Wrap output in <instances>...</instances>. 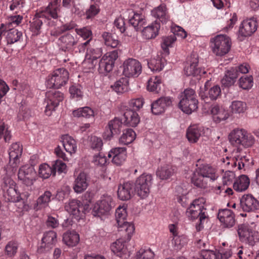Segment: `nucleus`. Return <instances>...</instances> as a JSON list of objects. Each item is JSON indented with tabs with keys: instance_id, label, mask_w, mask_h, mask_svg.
Instances as JSON below:
<instances>
[{
	"instance_id": "obj_62",
	"label": "nucleus",
	"mask_w": 259,
	"mask_h": 259,
	"mask_svg": "<svg viewBox=\"0 0 259 259\" xmlns=\"http://www.w3.org/2000/svg\"><path fill=\"white\" fill-rule=\"evenodd\" d=\"M4 138L6 142H9L11 138V135L10 131L6 128L3 120L0 118V139Z\"/></svg>"
},
{
	"instance_id": "obj_31",
	"label": "nucleus",
	"mask_w": 259,
	"mask_h": 259,
	"mask_svg": "<svg viewBox=\"0 0 259 259\" xmlns=\"http://www.w3.org/2000/svg\"><path fill=\"white\" fill-rule=\"evenodd\" d=\"M237 231L241 241L248 243L251 245L254 242V232L248 226L241 225L239 226Z\"/></svg>"
},
{
	"instance_id": "obj_7",
	"label": "nucleus",
	"mask_w": 259,
	"mask_h": 259,
	"mask_svg": "<svg viewBox=\"0 0 259 259\" xmlns=\"http://www.w3.org/2000/svg\"><path fill=\"white\" fill-rule=\"evenodd\" d=\"M114 207V202L111 195L105 194L96 202L93 209V213L95 216L101 217L107 214Z\"/></svg>"
},
{
	"instance_id": "obj_28",
	"label": "nucleus",
	"mask_w": 259,
	"mask_h": 259,
	"mask_svg": "<svg viewBox=\"0 0 259 259\" xmlns=\"http://www.w3.org/2000/svg\"><path fill=\"white\" fill-rule=\"evenodd\" d=\"M171 103V99L169 97L160 98L151 104L152 112L155 115L160 114L165 111L166 107L170 106Z\"/></svg>"
},
{
	"instance_id": "obj_26",
	"label": "nucleus",
	"mask_w": 259,
	"mask_h": 259,
	"mask_svg": "<svg viewBox=\"0 0 259 259\" xmlns=\"http://www.w3.org/2000/svg\"><path fill=\"white\" fill-rule=\"evenodd\" d=\"M135 191V189L133 183L125 182L118 186V197L121 200H128L133 196Z\"/></svg>"
},
{
	"instance_id": "obj_1",
	"label": "nucleus",
	"mask_w": 259,
	"mask_h": 259,
	"mask_svg": "<svg viewBox=\"0 0 259 259\" xmlns=\"http://www.w3.org/2000/svg\"><path fill=\"white\" fill-rule=\"evenodd\" d=\"M61 0H50L47 6L42 7L37 11L30 22L31 31L35 35L40 33L43 20L49 21L51 19H57L60 16Z\"/></svg>"
},
{
	"instance_id": "obj_8",
	"label": "nucleus",
	"mask_w": 259,
	"mask_h": 259,
	"mask_svg": "<svg viewBox=\"0 0 259 259\" xmlns=\"http://www.w3.org/2000/svg\"><path fill=\"white\" fill-rule=\"evenodd\" d=\"M212 42V52L217 56H222L227 54L231 47L230 37L226 35H218Z\"/></svg>"
},
{
	"instance_id": "obj_47",
	"label": "nucleus",
	"mask_w": 259,
	"mask_h": 259,
	"mask_svg": "<svg viewBox=\"0 0 259 259\" xmlns=\"http://www.w3.org/2000/svg\"><path fill=\"white\" fill-rule=\"evenodd\" d=\"M19 244L17 241L12 240L9 241L5 247V254L9 257L12 258L15 256L18 251Z\"/></svg>"
},
{
	"instance_id": "obj_9",
	"label": "nucleus",
	"mask_w": 259,
	"mask_h": 259,
	"mask_svg": "<svg viewBox=\"0 0 259 259\" xmlns=\"http://www.w3.org/2000/svg\"><path fill=\"white\" fill-rule=\"evenodd\" d=\"M66 168L65 163L57 160L52 164V166L46 163L41 164L39 168L38 175L39 177L46 179L51 175L55 176L57 171L59 174L65 172Z\"/></svg>"
},
{
	"instance_id": "obj_44",
	"label": "nucleus",
	"mask_w": 259,
	"mask_h": 259,
	"mask_svg": "<svg viewBox=\"0 0 259 259\" xmlns=\"http://www.w3.org/2000/svg\"><path fill=\"white\" fill-rule=\"evenodd\" d=\"M136 135L133 130L127 128L123 131V133L119 139L120 144L127 145L132 143L135 139Z\"/></svg>"
},
{
	"instance_id": "obj_42",
	"label": "nucleus",
	"mask_w": 259,
	"mask_h": 259,
	"mask_svg": "<svg viewBox=\"0 0 259 259\" xmlns=\"http://www.w3.org/2000/svg\"><path fill=\"white\" fill-rule=\"evenodd\" d=\"M176 171V167L171 165L166 164L159 168L157 176L162 180H167L170 178Z\"/></svg>"
},
{
	"instance_id": "obj_30",
	"label": "nucleus",
	"mask_w": 259,
	"mask_h": 259,
	"mask_svg": "<svg viewBox=\"0 0 259 259\" xmlns=\"http://www.w3.org/2000/svg\"><path fill=\"white\" fill-rule=\"evenodd\" d=\"M204 134L203 127L197 124L190 125L187 131L186 136L188 141L195 143Z\"/></svg>"
},
{
	"instance_id": "obj_39",
	"label": "nucleus",
	"mask_w": 259,
	"mask_h": 259,
	"mask_svg": "<svg viewBox=\"0 0 259 259\" xmlns=\"http://www.w3.org/2000/svg\"><path fill=\"white\" fill-rule=\"evenodd\" d=\"M250 184V180L246 175H241L234 182V189L238 192H243L247 189Z\"/></svg>"
},
{
	"instance_id": "obj_36",
	"label": "nucleus",
	"mask_w": 259,
	"mask_h": 259,
	"mask_svg": "<svg viewBox=\"0 0 259 259\" xmlns=\"http://www.w3.org/2000/svg\"><path fill=\"white\" fill-rule=\"evenodd\" d=\"M123 240H117L113 243L111 246L112 251L117 256L121 258H126L129 256L126 248L123 242Z\"/></svg>"
},
{
	"instance_id": "obj_17",
	"label": "nucleus",
	"mask_w": 259,
	"mask_h": 259,
	"mask_svg": "<svg viewBox=\"0 0 259 259\" xmlns=\"http://www.w3.org/2000/svg\"><path fill=\"white\" fill-rule=\"evenodd\" d=\"M240 207L244 211L252 212L259 209L258 201L251 194H244L240 199Z\"/></svg>"
},
{
	"instance_id": "obj_56",
	"label": "nucleus",
	"mask_w": 259,
	"mask_h": 259,
	"mask_svg": "<svg viewBox=\"0 0 259 259\" xmlns=\"http://www.w3.org/2000/svg\"><path fill=\"white\" fill-rule=\"evenodd\" d=\"M234 158H235V161L233 162L232 165L235 166H237V161L238 160H241L242 161H248L249 158L247 157L246 155V152H243L242 151V149L240 147H238L236 149V151H234Z\"/></svg>"
},
{
	"instance_id": "obj_15",
	"label": "nucleus",
	"mask_w": 259,
	"mask_h": 259,
	"mask_svg": "<svg viewBox=\"0 0 259 259\" xmlns=\"http://www.w3.org/2000/svg\"><path fill=\"white\" fill-rule=\"evenodd\" d=\"M198 62L197 54L192 53L187 59L188 66H186L184 68V72L187 76H198L205 73L203 69L198 67Z\"/></svg>"
},
{
	"instance_id": "obj_11",
	"label": "nucleus",
	"mask_w": 259,
	"mask_h": 259,
	"mask_svg": "<svg viewBox=\"0 0 259 259\" xmlns=\"http://www.w3.org/2000/svg\"><path fill=\"white\" fill-rule=\"evenodd\" d=\"M152 181V176L146 174H142L137 179L135 184V189L138 196L142 198H146L148 196Z\"/></svg>"
},
{
	"instance_id": "obj_49",
	"label": "nucleus",
	"mask_w": 259,
	"mask_h": 259,
	"mask_svg": "<svg viewBox=\"0 0 259 259\" xmlns=\"http://www.w3.org/2000/svg\"><path fill=\"white\" fill-rule=\"evenodd\" d=\"M128 81L126 78H121L112 86L113 90L118 93H123L127 91Z\"/></svg>"
},
{
	"instance_id": "obj_55",
	"label": "nucleus",
	"mask_w": 259,
	"mask_h": 259,
	"mask_svg": "<svg viewBox=\"0 0 259 259\" xmlns=\"http://www.w3.org/2000/svg\"><path fill=\"white\" fill-rule=\"evenodd\" d=\"M154 254L150 248H141L137 253L136 259H153Z\"/></svg>"
},
{
	"instance_id": "obj_43",
	"label": "nucleus",
	"mask_w": 259,
	"mask_h": 259,
	"mask_svg": "<svg viewBox=\"0 0 259 259\" xmlns=\"http://www.w3.org/2000/svg\"><path fill=\"white\" fill-rule=\"evenodd\" d=\"M72 114L74 117H84L89 119H94L95 116L94 110L88 106L74 110L72 112Z\"/></svg>"
},
{
	"instance_id": "obj_45",
	"label": "nucleus",
	"mask_w": 259,
	"mask_h": 259,
	"mask_svg": "<svg viewBox=\"0 0 259 259\" xmlns=\"http://www.w3.org/2000/svg\"><path fill=\"white\" fill-rule=\"evenodd\" d=\"M165 62L164 59L158 57L148 61V65L152 71H160L164 67Z\"/></svg>"
},
{
	"instance_id": "obj_20",
	"label": "nucleus",
	"mask_w": 259,
	"mask_h": 259,
	"mask_svg": "<svg viewBox=\"0 0 259 259\" xmlns=\"http://www.w3.org/2000/svg\"><path fill=\"white\" fill-rule=\"evenodd\" d=\"M60 49L64 52H72L78 43V39L70 33H67L60 36L58 40Z\"/></svg>"
},
{
	"instance_id": "obj_23",
	"label": "nucleus",
	"mask_w": 259,
	"mask_h": 259,
	"mask_svg": "<svg viewBox=\"0 0 259 259\" xmlns=\"http://www.w3.org/2000/svg\"><path fill=\"white\" fill-rule=\"evenodd\" d=\"M197 162V168L194 172L208 178L209 181H213L217 179L218 176L214 168L206 164H200V160H198Z\"/></svg>"
},
{
	"instance_id": "obj_25",
	"label": "nucleus",
	"mask_w": 259,
	"mask_h": 259,
	"mask_svg": "<svg viewBox=\"0 0 259 259\" xmlns=\"http://www.w3.org/2000/svg\"><path fill=\"white\" fill-rule=\"evenodd\" d=\"M35 175L33 168L28 165L21 167L18 173V179L27 186L32 184Z\"/></svg>"
},
{
	"instance_id": "obj_19",
	"label": "nucleus",
	"mask_w": 259,
	"mask_h": 259,
	"mask_svg": "<svg viewBox=\"0 0 259 259\" xmlns=\"http://www.w3.org/2000/svg\"><path fill=\"white\" fill-rule=\"evenodd\" d=\"M57 242V233L54 231H49L44 234L41 243L38 248V253L49 251Z\"/></svg>"
},
{
	"instance_id": "obj_37",
	"label": "nucleus",
	"mask_w": 259,
	"mask_h": 259,
	"mask_svg": "<svg viewBox=\"0 0 259 259\" xmlns=\"http://www.w3.org/2000/svg\"><path fill=\"white\" fill-rule=\"evenodd\" d=\"M123 120L125 124L135 127L140 122V117L136 111L127 110L123 114Z\"/></svg>"
},
{
	"instance_id": "obj_32",
	"label": "nucleus",
	"mask_w": 259,
	"mask_h": 259,
	"mask_svg": "<svg viewBox=\"0 0 259 259\" xmlns=\"http://www.w3.org/2000/svg\"><path fill=\"white\" fill-rule=\"evenodd\" d=\"M151 14L163 23H166L169 19L168 10L164 4H162L153 9Z\"/></svg>"
},
{
	"instance_id": "obj_50",
	"label": "nucleus",
	"mask_w": 259,
	"mask_h": 259,
	"mask_svg": "<svg viewBox=\"0 0 259 259\" xmlns=\"http://www.w3.org/2000/svg\"><path fill=\"white\" fill-rule=\"evenodd\" d=\"M234 254L236 259H251L253 253L246 247L240 246L236 249Z\"/></svg>"
},
{
	"instance_id": "obj_40",
	"label": "nucleus",
	"mask_w": 259,
	"mask_h": 259,
	"mask_svg": "<svg viewBox=\"0 0 259 259\" xmlns=\"http://www.w3.org/2000/svg\"><path fill=\"white\" fill-rule=\"evenodd\" d=\"M63 146L66 152L70 154L74 153L77 150L76 141L71 137L65 135L61 138Z\"/></svg>"
},
{
	"instance_id": "obj_61",
	"label": "nucleus",
	"mask_w": 259,
	"mask_h": 259,
	"mask_svg": "<svg viewBox=\"0 0 259 259\" xmlns=\"http://www.w3.org/2000/svg\"><path fill=\"white\" fill-rule=\"evenodd\" d=\"M69 92L71 97L72 98L76 99V100L82 98V92L81 91L80 86L79 85H72L69 88Z\"/></svg>"
},
{
	"instance_id": "obj_52",
	"label": "nucleus",
	"mask_w": 259,
	"mask_h": 259,
	"mask_svg": "<svg viewBox=\"0 0 259 259\" xmlns=\"http://www.w3.org/2000/svg\"><path fill=\"white\" fill-rule=\"evenodd\" d=\"M209 180L202 176L197 175L194 172L192 178V182L196 187L200 188H205L207 187L208 181Z\"/></svg>"
},
{
	"instance_id": "obj_22",
	"label": "nucleus",
	"mask_w": 259,
	"mask_h": 259,
	"mask_svg": "<svg viewBox=\"0 0 259 259\" xmlns=\"http://www.w3.org/2000/svg\"><path fill=\"white\" fill-rule=\"evenodd\" d=\"M122 122L117 117L109 121L106 127L104 133V138L107 140H110L114 135H118L121 131Z\"/></svg>"
},
{
	"instance_id": "obj_21",
	"label": "nucleus",
	"mask_w": 259,
	"mask_h": 259,
	"mask_svg": "<svg viewBox=\"0 0 259 259\" xmlns=\"http://www.w3.org/2000/svg\"><path fill=\"white\" fill-rule=\"evenodd\" d=\"M257 27V21L254 18L244 20L239 27V36L247 37L250 36L256 30Z\"/></svg>"
},
{
	"instance_id": "obj_6",
	"label": "nucleus",
	"mask_w": 259,
	"mask_h": 259,
	"mask_svg": "<svg viewBox=\"0 0 259 259\" xmlns=\"http://www.w3.org/2000/svg\"><path fill=\"white\" fill-rule=\"evenodd\" d=\"M69 78V73L64 68H59L49 75L46 81V85L49 88H60L65 85Z\"/></svg>"
},
{
	"instance_id": "obj_29",
	"label": "nucleus",
	"mask_w": 259,
	"mask_h": 259,
	"mask_svg": "<svg viewBox=\"0 0 259 259\" xmlns=\"http://www.w3.org/2000/svg\"><path fill=\"white\" fill-rule=\"evenodd\" d=\"M90 178L84 172H80L74 182L73 189L77 193H80L87 189L89 186Z\"/></svg>"
},
{
	"instance_id": "obj_59",
	"label": "nucleus",
	"mask_w": 259,
	"mask_h": 259,
	"mask_svg": "<svg viewBox=\"0 0 259 259\" xmlns=\"http://www.w3.org/2000/svg\"><path fill=\"white\" fill-rule=\"evenodd\" d=\"M75 32L84 39H90L91 38L92 40V32L89 27H83L81 28H76Z\"/></svg>"
},
{
	"instance_id": "obj_2",
	"label": "nucleus",
	"mask_w": 259,
	"mask_h": 259,
	"mask_svg": "<svg viewBox=\"0 0 259 259\" xmlns=\"http://www.w3.org/2000/svg\"><path fill=\"white\" fill-rule=\"evenodd\" d=\"M127 217L126 207H118L115 212V218L118 231L123 237L124 241H129L135 231V227L132 223L125 221Z\"/></svg>"
},
{
	"instance_id": "obj_3",
	"label": "nucleus",
	"mask_w": 259,
	"mask_h": 259,
	"mask_svg": "<svg viewBox=\"0 0 259 259\" xmlns=\"http://www.w3.org/2000/svg\"><path fill=\"white\" fill-rule=\"evenodd\" d=\"M205 199L203 197H199L193 201L187 210V213L192 220L198 219L199 224L197 229L200 231L203 227L202 224L207 218V213L204 207Z\"/></svg>"
},
{
	"instance_id": "obj_27",
	"label": "nucleus",
	"mask_w": 259,
	"mask_h": 259,
	"mask_svg": "<svg viewBox=\"0 0 259 259\" xmlns=\"http://www.w3.org/2000/svg\"><path fill=\"white\" fill-rule=\"evenodd\" d=\"M126 148L117 147L112 149L108 153V157L112 158V161L117 165L122 164L126 158Z\"/></svg>"
},
{
	"instance_id": "obj_51",
	"label": "nucleus",
	"mask_w": 259,
	"mask_h": 259,
	"mask_svg": "<svg viewBox=\"0 0 259 259\" xmlns=\"http://www.w3.org/2000/svg\"><path fill=\"white\" fill-rule=\"evenodd\" d=\"M230 108L233 113H244L246 109L247 105L246 103L241 101H234L232 102Z\"/></svg>"
},
{
	"instance_id": "obj_33",
	"label": "nucleus",
	"mask_w": 259,
	"mask_h": 259,
	"mask_svg": "<svg viewBox=\"0 0 259 259\" xmlns=\"http://www.w3.org/2000/svg\"><path fill=\"white\" fill-rule=\"evenodd\" d=\"M129 24L138 31L146 24L145 17L142 14L132 11L128 20Z\"/></svg>"
},
{
	"instance_id": "obj_4",
	"label": "nucleus",
	"mask_w": 259,
	"mask_h": 259,
	"mask_svg": "<svg viewBox=\"0 0 259 259\" xmlns=\"http://www.w3.org/2000/svg\"><path fill=\"white\" fill-rule=\"evenodd\" d=\"M198 103L195 92L193 89H186L180 96V108L187 114L195 111L198 108Z\"/></svg>"
},
{
	"instance_id": "obj_60",
	"label": "nucleus",
	"mask_w": 259,
	"mask_h": 259,
	"mask_svg": "<svg viewBox=\"0 0 259 259\" xmlns=\"http://www.w3.org/2000/svg\"><path fill=\"white\" fill-rule=\"evenodd\" d=\"M18 193L15 188L10 187L5 194V198L9 202H17L18 201Z\"/></svg>"
},
{
	"instance_id": "obj_12",
	"label": "nucleus",
	"mask_w": 259,
	"mask_h": 259,
	"mask_svg": "<svg viewBox=\"0 0 259 259\" xmlns=\"http://www.w3.org/2000/svg\"><path fill=\"white\" fill-rule=\"evenodd\" d=\"M63 99V94L59 91L56 90L48 91L46 93L47 105L45 111L46 115L50 116L52 112L55 110L60 103L62 102Z\"/></svg>"
},
{
	"instance_id": "obj_41",
	"label": "nucleus",
	"mask_w": 259,
	"mask_h": 259,
	"mask_svg": "<svg viewBox=\"0 0 259 259\" xmlns=\"http://www.w3.org/2000/svg\"><path fill=\"white\" fill-rule=\"evenodd\" d=\"M63 241L69 246H74L79 241V236L75 231H68L63 234Z\"/></svg>"
},
{
	"instance_id": "obj_16",
	"label": "nucleus",
	"mask_w": 259,
	"mask_h": 259,
	"mask_svg": "<svg viewBox=\"0 0 259 259\" xmlns=\"http://www.w3.org/2000/svg\"><path fill=\"white\" fill-rule=\"evenodd\" d=\"M171 31L173 34L164 37L161 44V48L166 53L168 52V47H172V44L176 40V35L180 36L182 38H185L187 37L186 32L183 28L179 26L172 25L171 27Z\"/></svg>"
},
{
	"instance_id": "obj_58",
	"label": "nucleus",
	"mask_w": 259,
	"mask_h": 259,
	"mask_svg": "<svg viewBox=\"0 0 259 259\" xmlns=\"http://www.w3.org/2000/svg\"><path fill=\"white\" fill-rule=\"evenodd\" d=\"M89 145L92 149L100 151L103 145L102 140L96 136H92L89 140Z\"/></svg>"
},
{
	"instance_id": "obj_48",
	"label": "nucleus",
	"mask_w": 259,
	"mask_h": 259,
	"mask_svg": "<svg viewBox=\"0 0 259 259\" xmlns=\"http://www.w3.org/2000/svg\"><path fill=\"white\" fill-rule=\"evenodd\" d=\"M102 36L105 45L107 47L115 48L120 45L119 41L110 33L105 32L102 34Z\"/></svg>"
},
{
	"instance_id": "obj_5",
	"label": "nucleus",
	"mask_w": 259,
	"mask_h": 259,
	"mask_svg": "<svg viewBox=\"0 0 259 259\" xmlns=\"http://www.w3.org/2000/svg\"><path fill=\"white\" fill-rule=\"evenodd\" d=\"M229 141L234 146L244 147L251 146L254 142L253 137L243 129L236 128L229 135Z\"/></svg>"
},
{
	"instance_id": "obj_18",
	"label": "nucleus",
	"mask_w": 259,
	"mask_h": 259,
	"mask_svg": "<svg viewBox=\"0 0 259 259\" xmlns=\"http://www.w3.org/2000/svg\"><path fill=\"white\" fill-rule=\"evenodd\" d=\"M22 146L19 143L12 144L9 150L10 158L9 164L12 168V171L15 172L19 163V158L22 153Z\"/></svg>"
},
{
	"instance_id": "obj_54",
	"label": "nucleus",
	"mask_w": 259,
	"mask_h": 259,
	"mask_svg": "<svg viewBox=\"0 0 259 259\" xmlns=\"http://www.w3.org/2000/svg\"><path fill=\"white\" fill-rule=\"evenodd\" d=\"M187 243V238L184 236L176 235L172 237V245L175 250H180Z\"/></svg>"
},
{
	"instance_id": "obj_34",
	"label": "nucleus",
	"mask_w": 259,
	"mask_h": 259,
	"mask_svg": "<svg viewBox=\"0 0 259 259\" xmlns=\"http://www.w3.org/2000/svg\"><path fill=\"white\" fill-rule=\"evenodd\" d=\"M160 27L159 22L156 20L154 23L144 28L142 32V35L147 39L154 38L158 35Z\"/></svg>"
},
{
	"instance_id": "obj_64",
	"label": "nucleus",
	"mask_w": 259,
	"mask_h": 259,
	"mask_svg": "<svg viewBox=\"0 0 259 259\" xmlns=\"http://www.w3.org/2000/svg\"><path fill=\"white\" fill-rule=\"evenodd\" d=\"M144 101L143 98H137L132 99L130 102V106L132 108L131 110L134 111L139 110L142 108Z\"/></svg>"
},
{
	"instance_id": "obj_35",
	"label": "nucleus",
	"mask_w": 259,
	"mask_h": 259,
	"mask_svg": "<svg viewBox=\"0 0 259 259\" xmlns=\"http://www.w3.org/2000/svg\"><path fill=\"white\" fill-rule=\"evenodd\" d=\"M5 27L4 26V28ZM4 35H6V40L8 45L22 40V32L16 29H11L5 32L4 31Z\"/></svg>"
},
{
	"instance_id": "obj_57",
	"label": "nucleus",
	"mask_w": 259,
	"mask_h": 259,
	"mask_svg": "<svg viewBox=\"0 0 259 259\" xmlns=\"http://www.w3.org/2000/svg\"><path fill=\"white\" fill-rule=\"evenodd\" d=\"M253 85L252 76H242L239 79V86L243 90H249Z\"/></svg>"
},
{
	"instance_id": "obj_38",
	"label": "nucleus",
	"mask_w": 259,
	"mask_h": 259,
	"mask_svg": "<svg viewBox=\"0 0 259 259\" xmlns=\"http://www.w3.org/2000/svg\"><path fill=\"white\" fill-rule=\"evenodd\" d=\"M53 198L51 192L49 191H46L37 198L36 203L34 206V209L37 210L46 207Z\"/></svg>"
},
{
	"instance_id": "obj_14",
	"label": "nucleus",
	"mask_w": 259,
	"mask_h": 259,
	"mask_svg": "<svg viewBox=\"0 0 259 259\" xmlns=\"http://www.w3.org/2000/svg\"><path fill=\"white\" fill-rule=\"evenodd\" d=\"M118 58V53L116 50L105 54L99 63L98 71L100 73L106 74L110 72L114 66L115 61Z\"/></svg>"
},
{
	"instance_id": "obj_63",
	"label": "nucleus",
	"mask_w": 259,
	"mask_h": 259,
	"mask_svg": "<svg viewBox=\"0 0 259 259\" xmlns=\"http://www.w3.org/2000/svg\"><path fill=\"white\" fill-rule=\"evenodd\" d=\"M217 250H203L200 253L201 258L198 259H219Z\"/></svg>"
},
{
	"instance_id": "obj_46",
	"label": "nucleus",
	"mask_w": 259,
	"mask_h": 259,
	"mask_svg": "<svg viewBox=\"0 0 259 259\" xmlns=\"http://www.w3.org/2000/svg\"><path fill=\"white\" fill-rule=\"evenodd\" d=\"M161 81L160 77H151L147 82V89L152 92L158 93L161 90Z\"/></svg>"
},
{
	"instance_id": "obj_24",
	"label": "nucleus",
	"mask_w": 259,
	"mask_h": 259,
	"mask_svg": "<svg viewBox=\"0 0 259 259\" xmlns=\"http://www.w3.org/2000/svg\"><path fill=\"white\" fill-rule=\"evenodd\" d=\"M218 218L224 227L231 228L235 224V216L234 212L229 209L220 210Z\"/></svg>"
},
{
	"instance_id": "obj_13",
	"label": "nucleus",
	"mask_w": 259,
	"mask_h": 259,
	"mask_svg": "<svg viewBox=\"0 0 259 259\" xmlns=\"http://www.w3.org/2000/svg\"><path fill=\"white\" fill-rule=\"evenodd\" d=\"M123 74L126 77H137L141 73L142 67L137 59L128 58L122 64Z\"/></svg>"
},
{
	"instance_id": "obj_53",
	"label": "nucleus",
	"mask_w": 259,
	"mask_h": 259,
	"mask_svg": "<svg viewBox=\"0 0 259 259\" xmlns=\"http://www.w3.org/2000/svg\"><path fill=\"white\" fill-rule=\"evenodd\" d=\"M100 9L97 4H92L87 9L84 13L85 18L86 19H93L100 12Z\"/></svg>"
},
{
	"instance_id": "obj_10",
	"label": "nucleus",
	"mask_w": 259,
	"mask_h": 259,
	"mask_svg": "<svg viewBox=\"0 0 259 259\" xmlns=\"http://www.w3.org/2000/svg\"><path fill=\"white\" fill-rule=\"evenodd\" d=\"M65 209L76 219H80L90 211L91 207L88 203L83 204L78 200L72 199L65 206Z\"/></svg>"
}]
</instances>
